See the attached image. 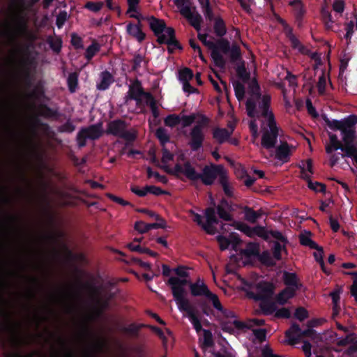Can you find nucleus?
I'll return each instance as SVG.
<instances>
[{
    "instance_id": "1",
    "label": "nucleus",
    "mask_w": 357,
    "mask_h": 357,
    "mask_svg": "<svg viewBox=\"0 0 357 357\" xmlns=\"http://www.w3.org/2000/svg\"><path fill=\"white\" fill-rule=\"evenodd\" d=\"M270 97L266 96L262 98L261 111L259 117H253L249 127L252 133L253 141L258 137L257 119H260L261 122V146L267 150L273 149L278 143L279 130L274 120L273 114L269 110Z\"/></svg>"
},
{
    "instance_id": "2",
    "label": "nucleus",
    "mask_w": 357,
    "mask_h": 357,
    "mask_svg": "<svg viewBox=\"0 0 357 357\" xmlns=\"http://www.w3.org/2000/svg\"><path fill=\"white\" fill-rule=\"evenodd\" d=\"M273 294V286L268 282L259 283L255 291L248 293L250 298L260 301L259 306L264 314L268 315L275 312L277 318H289L291 314L289 310L286 307L277 310L276 304L271 301Z\"/></svg>"
},
{
    "instance_id": "3",
    "label": "nucleus",
    "mask_w": 357,
    "mask_h": 357,
    "mask_svg": "<svg viewBox=\"0 0 357 357\" xmlns=\"http://www.w3.org/2000/svg\"><path fill=\"white\" fill-rule=\"evenodd\" d=\"M214 30L220 38L217 40H207L206 34H198L199 40L211 51V56L215 67L220 68V72L212 68L215 77L223 84V19L219 18L214 25Z\"/></svg>"
},
{
    "instance_id": "4",
    "label": "nucleus",
    "mask_w": 357,
    "mask_h": 357,
    "mask_svg": "<svg viewBox=\"0 0 357 357\" xmlns=\"http://www.w3.org/2000/svg\"><path fill=\"white\" fill-rule=\"evenodd\" d=\"M235 94L238 100H241L245 96H247L246 109L250 117H259L261 111V100L267 95L261 96L259 94V86L255 81L250 84V90L245 91L244 86L237 82L234 84Z\"/></svg>"
},
{
    "instance_id": "5",
    "label": "nucleus",
    "mask_w": 357,
    "mask_h": 357,
    "mask_svg": "<svg viewBox=\"0 0 357 357\" xmlns=\"http://www.w3.org/2000/svg\"><path fill=\"white\" fill-rule=\"evenodd\" d=\"M188 283V280L174 276L170 277L167 282L171 287L172 296L178 310L181 312H186L188 317L196 312V310L190 304V301L185 297L187 294L185 286Z\"/></svg>"
},
{
    "instance_id": "6",
    "label": "nucleus",
    "mask_w": 357,
    "mask_h": 357,
    "mask_svg": "<svg viewBox=\"0 0 357 357\" xmlns=\"http://www.w3.org/2000/svg\"><path fill=\"white\" fill-rule=\"evenodd\" d=\"M126 128L127 123L124 120L115 119L107 123L106 133L125 139L126 146H130L137 139V133Z\"/></svg>"
},
{
    "instance_id": "7",
    "label": "nucleus",
    "mask_w": 357,
    "mask_h": 357,
    "mask_svg": "<svg viewBox=\"0 0 357 357\" xmlns=\"http://www.w3.org/2000/svg\"><path fill=\"white\" fill-rule=\"evenodd\" d=\"M263 319H252L247 321L246 324L238 321L234 314L231 311L225 310V332L236 335L241 329L243 328H251L253 326L263 325Z\"/></svg>"
},
{
    "instance_id": "8",
    "label": "nucleus",
    "mask_w": 357,
    "mask_h": 357,
    "mask_svg": "<svg viewBox=\"0 0 357 357\" xmlns=\"http://www.w3.org/2000/svg\"><path fill=\"white\" fill-rule=\"evenodd\" d=\"M218 176H219L220 184L223 187V165H206L204 167L202 173L199 174L195 171V178H192V181L200 179L204 184L209 185L213 183Z\"/></svg>"
},
{
    "instance_id": "9",
    "label": "nucleus",
    "mask_w": 357,
    "mask_h": 357,
    "mask_svg": "<svg viewBox=\"0 0 357 357\" xmlns=\"http://www.w3.org/2000/svg\"><path fill=\"white\" fill-rule=\"evenodd\" d=\"M191 294L193 296H204L208 301L212 302L214 308L220 312H223V307L218 297V296L212 293L208 288L207 285L198 280L194 283L188 281Z\"/></svg>"
},
{
    "instance_id": "10",
    "label": "nucleus",
    "mask_w": 357,
    "mask_h": 357,
    "mask_svg": "<svg viewBox=\"0 0 357 357\" xmlns=\"http://www.w3.org/2000/svg\"><path fill=\"white\" fill-rule=\"evenodd\" d=\"M208 123V119L202 115L201 119L198 121L197 124L192 128L190 132V140L188 144L192 151H197L202 146L204 140L203 129Z\"/></svg>"
},
{
    "instance_id": "11",
    "label": "nucleus",
    "mask_w": 357,
    "mask_h": 357,
    "mask_svg": "<svg viewBox=\"0 0 357 357\" xmlns=\"http://www.w3.org/2000/svg\"><path fill=\"white\" fill-rule=\"evenodd\" d=\"M205 217L206 222L204 223L202 220V216L198 213L194 214L193 220L197 224L202 227L209 234H215L217 232V229L215 227V225L218 223V220L216 216V211L214 207H208L205 210Z\"/></svg>"
},
{
    "instance_id": "12",
    "label": "nucleus",
    "mask_w": 357,
    "mask_h": 357,
    "mask_svg": "<svg viewBox=\"0 0 357 357\" xmlns=\"http://www.w3.org/2000/svg\"><path fill=\"white\" fill-rule=\"evenodd\" d=\"M225 221L232 220V215L227 214L226 211L229 212L234 211L238 208V204L235 201H227V199H236L234 188L227 182L225 181Z\"/></svg>"
},
{
    "instance_id": "13",
    "label": "nucleus",
    "mask_w": 357,
    "mask_h": 357,
    "mask_svg": "<svg viewBox=\"0 0 357 357\" xmlns=\"http://www.w3.org/2000/svg\"><path fill=\"white\" fill-rule=\"evenodd\" d=\"M163 169L167 173L176 176L180 174H183L190 181H192L195 175V169L189 161H186L183 165L176 163L174 169H170L168 166L164 165Z\"/></svg>"
},
{
    "instance_id": "14",
    "label": "nucleus",
    "mask_w": 357,
    "mask_h": 357,
    "mask_svg": "<svg viewBox=\"0 0 357 357\" xmlns=\"http://www.w3.org/2000/svg\"><path fill=\"white\" fill-rule=\"evenodd\" d=\"M159 45H167V51L169 54H172L175 49L183 50L181 43L176 38L175 30L172 27H169L167 30V36H162L156 40Z\"/></svg>"
},
{
    "instance_id": "15",
    "label": "nucleus",
    "mask_w": 357,
    "mask_h": 357,
    "mask_svg": "<svg viewBox=\"0 0 357 357\" xmlns=\"http://www.w3.org/2000/svg\"><path fill=\"white\" fill-rule=\"evenodd\" d=\"M148 23L150 29L153 31L154 36L157 37V40L162 36H167V30L169 26H167L164 20L151 15Z\"/></svg>"
},
{
    "instance_id": "16",
    "label": "nucleus",
    "mask_w": 357,
    "mask_h": 357,
    "mask_svg": "<svg viewBox=\"0 0 357 357\" xmlns=\"http://www.w3.org/2000/svg\"><path fill=\"white\" fill-rule=\"evenodd\" d=\"M296 146L287 142L281 143L276 149L275 158L282 163L287 162Z\"/></svg>"
},
{
    "instance_id": "17",
    "label": "nucleus",
    "mask_w": 357,
    "mask_h": 357,
    "mask_svg": "<svg viewBox=\"0 0 357 357\" xmlns=\"http://www.w3.org/2000/svg\"><path fill=\"white\" fill-rule=\"evenodd\" d=\"M146 93H150L145 92L142 86L141 82L139 79H136L130 85L128 96L130 99L135 100L138 105L142 101V97H144L146 98Z\"/></svg>"
},
{
    "instance_id": "18",
    "label": "nucleus",
    "mask_w": 357,
    "mask_h": 357,
    "mask_svg": "<svg viewBox=\"0 0 357 357\" xmlns=\"http://www.w3.org/2000/svg\"><path fill=\"white\" fill-rule=\"evenodd\" d=\"M180 13L190 21V24L195 29L199 30L200 29L202 17L199 14H193L190 6H183L180 10Z\"/></svg>"
},
{
    "instance_id": "19",
    "label": "nucleus",
    "mask_w": 357,
    "mask_h": 357,
    "mask_svg": "<svg viewBox=\"0 0 357 357\" xmlns=\"http://www.w3.org/2000/svg\"><path fill=\"white\" fill-rule=\"evenodd\" d=\"M285 342L290 345H294L298 343L301 339V330L298 325L293 324L291 327L286 331Z\"/></svg>"
},
{
    "instance_id": "20",
    "label": "nucleus",
    "mask_w": 357,
    "mask_h": 357,
    "mask_svg": "<svg viewBox=\"0 0 357 357\" xmlns=\"http://www.w3.org/2000/svg\"><path fill=\"white\" fill-rule=\"evenodd\" d=\"M102 127V123H98L82 128L86 135L88 139L91 140H96L99 139L103 133Z\"/></svg>"
},
{
    "instance_id": "21",
    "label": "nucleus",
    "mask_w": 357,
    "mask_h": 357,
    "mask_svg": "<svg viewBox=\"0 0 357 357\" xmlns=\"http://www.w3.org/2000/svg\"><path fill=\"white\" fill-rule=\"evenodd\" d=\"M227 116L229 119L227 121V129H225V142H227L232 145H237L238 141L236 137H229L235 128L236 121L229 113Z\"/></svg>"
},
{
    "instance_id": "22",
    "label": "nucleus",
    "mask_w": 357,
    "mask_h": 357,
    "mask_svg": "<svg viewBox=\"0 0 357 357\" xmlns=\"http://www.w3.org/2000/svg\"><path fill=\"white\" fill-rule=\"evenodd\" d=\"M126 32L128 35L135 38L139 43H142L146 38V34L142 28L135 26V24L130 22L126 25Z\"/></svg>"
},
{
    "instance_id": "23",
    "label": "nucleus",
    "mask_w": 357,
    "mask_h": 357,
    "mask_svg": "<svg viewBox=\"0 0 357 357\" xmlns=\"http://www.w3.org/2000/svg\"><path fill=\"white\" fill-rule=\"evenodd\" d=\"M101 80L97 84L96 87L98 90L105 91L107 89L112 83V75L107 70L101 73Z\"/></svg>"
},
{
    "instance_id": "24",
    "label": "nucleus",
    "mask_w": 357,
    "mask_h": 357,
    "mask_svg": "<svg viewBox=\"0 0 357 357\" xmlns=\"http://www.w3.org/2000/svg\"><path fill=\"white\" fill-rule=\"evenodd\" d=\"M283 280L287 287L294 290L298 289L299 285L295 273L284 272L283 274Z\"/></svg>"
},
{
    "instance_id": "25",
    "label": "nucleus",
    "mask_w": 357,
    "mask_h": 357,
    "mask_svg": "<svg viewBox=\"0 0 357 357\" xmlns=\"http://www.w3.org/2000/svg\"><path fill=\"white\" fill-rule=\"evenodd\" d=\"M297 290L286 287L277 296V302L280 305L285 304L290 298H293Z\"/></svg>"
},
{
    "instance_id": "26",
    "label": "nucleus",
    "mask_w": 357,
    "mask_h": 357,
    "mask_svg": "<svg viewBox=\"0 0 357 357\" xmlns=\"http://www.w3.org/2000/svg\"><path fill=\"white\" fill-rule=\"evenodd\" d=\"M79 75L76 72L70 73L67 78V85L69 91L71 93H75L78 87Z\"/></svg>"
},
{
    "instance_id": "27",
    "label": "nucleus",
    "mask_w": 357,
    "mask_h": 357,
    "mask_svg": "<svg viewBox=\"0 0 357 357\" xmlns=\"http://www.w3.org/2000/svg\"><path fill=\"white\" fill-rule=\"evenodd\" d=\"M47 43L50 47L56 54H59L62 48V40L59 37L49 36L47 38Z\"/></svg>"
},
{
    "instance_id": "28",
    "label": "nucleus",
    "mask_w": 357,
    "mask_h": 357,
    "mask_svg": "<svg viewBox=\"0 0 357 357\" xmlns=\"http://www.w3.org/2000/svg\"><path fill=\"white\" fill-rule=\"evenodd\" d=\"M146 104L150 107L154 119H158L160 116V112L153 96L151 93H146Z\"/></svg>"
},
{
    "instance_id": "29",
    "label": "nucleus",
    "mask_w": 357,
    "mask_h": 357,
    "mask_svg": "<svg viewBox=\"0 0 357 357\" xmlns=\"http://www.w3.org/2000/svg\"><path fill=\"white\" fill-rule=\"evenodd\" d=\"M100 45L96 41H93L86 50L84 56L88 61H90L93 57L100 51Z\"/></svg>"
},
{
    "instance_id": "30",
    "label": "nucleus",
    "mask_w": 357,
    "mask_h": 357,
    "mask_svg": "<svg viewBox=\"0 0 357 357\" xmlns=\"http://www.w3.org/2000/svg\"><path fill=\"white\" fill-rule=\"evenodd\" d=\"M155 136L162 146H165L170 140L169 135L167 133V130L162 127H160L156 130Z\"/></svg>"
},
{
    "instance_id": "31",
    "label": "nucleus",
    "mask_w": 357,
    "mask_h": 357,
    "mask_svg": "<svg viewBox=\"0 0 357 357\" xmlns=\"http://www.w3.org/2000/svg\"><path fill=\"white\" fill-rule=\"evenodd\" d=\"M227 160L234 169V172L238 178L243 179L248 173L241 164L235 163L228 158Z\"/></svg>"
},
{
    "instance_id": "32",
    "label": "nucleus",
    "mask_w": 357,
    "mask_h": 357,
    "mask_svg": "<svg viewBox=\"0 0 357 357\" xmlns=\"http://www.w3.org/2000/svg\"><path fill=\"white\" fill-rule=\"evenodd\" d=\"M213 345V335L210 331L203 330V342L202 347L203 349H207Z\"/></svg>"
},
{
    "instance_id": "33",
    "label": "nucleus",
    "mask_w": 357,
    "mask_h": 357,
    "mask_svg": "<svg viewBox=\"0 0 357 357\" xmlns=\"http://www.w3.org/2000/svg\"><path fill=\"white\" fill-rule=\"evenodd\" d=\"M327 84L328 75L323 70H321L317 83V89L320 94H324L325 93Z\"/></svg>"
},
{
    "instance_id": "34",
    "label": "nucleus",
    "mask_w": 357,
    "mask_h": 357,
    "mask_svg": "<svg viewBox=\"0 0 357 357\" xmlns=\"http://www.w3.org/2000/svg\"><path fill=\"white\" fill-rule=\"evenodd\" d=\"M166 126L174 128L181 123V116L176 114H169L164 119Z\"/></svg>"
},
{
    "instance_id": "35",
    "label": "nucleus",
    "mask_w": 357,
    "mask_h": 357,
    "mask_svg": "<svg viewBox=\"0 0 357 357\" xmlns=\"http://www.w3.org/2000/svg\"><path fill=\"white\" fill-rule=\"evenodd\" d=\"M193 72L189 68H184L178 71V79L183 83L190 82L193 77Z\"/></svg>"
},
{
    "instance_id": "36",
    "label": "nucleus",
    "mask_w": 357,
    "mask_h": 357,
    "mask_svg": "<svg viewBox=\"0 0 357 357\" xmlns=\"http://www.w3.org/2000/svg\"><path fill=\"white\" fill-rule=\"evenodd\" d=\"M146 328V324H136L135 323H132L128 325L127 327H126L124 328V331L132 335L137 336L139 334V331H140L141 328Z\"/></svg>"
},
{
    "instance_id": "37",
    "label": "nucleus",
    "mask_w": 357,
    "mask_h": 357,
    "mask_svg": "<svg viewBox=\"0 0 357 357\" xmlns=\"http://www.w3.org/2000/svg\"><path fill=\"white\" fill-rule=\"evenodd\" d=\"M146 195L148 193H151L156 196L169 194L167 191L164 190L160 187L155 185H146Z\"/></svg>"
},
{
    "instance_id": "38",
    "label": "nucleus",
    "mask_w": 357,
    "mask_h": 357,
    "mask_svg": "<svg viewBox=\"0 0 357 357\" xmlns=\"http://www.w3.org/2000/svg\"><path fill=\"white\" fill-rule=\"evenodd\" d=\"M188 318L192 324L194 328L197 333L200 331H203L202 326L201 324L200 320L197 314V312L193 313L192 315L188 316Z\"/></svg>"
},
{
    "instance_id": "39",
    "label": "nucleus",
    "mask_w": 357,
    "mask_h": 357,
    "mask_svg": "<svg viewBox=\"0 0 357 357\" xmlns=\"http://www.w3.org/2000/svg\"><path fill=\"white\" fill-rule=\"evenodd\" d=\"M146 172L148 178L154 176L158 181L162 183H167L168 181V179L165 176L160 175L158 172H153L150 167L147 168Z\"/></svg>"
},
{
    "instance_id": "40",
    "label": "nucleus",
    "mask_w": 357,
    "mask_h": 357,
    "mask_svg": "<svg viewBox=\"0 0 357 357\" xmlns=\"http://www.w3.org/2000/svg\"><path fill=\"white\" fill-rule=\"evenodd\" d=\"M198 305L202 310V312L206 316H210L213 314V310L211 307L208 304L207 301L205 299H199L197 302Z\"/></svg>"
},
{
    "instance_id": "41",
    "label": "nucleus",
    "mask_w": 357,
    "mask_h": 357,
    "mask_svg": "<svg viewBox=\"0 0 357 357\" xmlns=\"http://www.w3.org/2000/svg\"><path fill=\"white\" fill-rule=\"evenodd\" d=\"M196 114H192L190 115H183L181 117V123L183 128H186L191 126L196 119Z\"/></svg>"
},
{
    "instance_id": "42",
    "label": "nucleus",
    "mask_w": 357,
    "mask_h": 357,
    "mask_svg": "<svg viewBox=\"0 0 357 357\" xmlns=\"http://www.w3.org/2000/svg\"><path fill=\"white\" fill-rule=\"evenodd\" d=\"M235 227L249 237H253L252 227L243 222H236Z\"/></svg>"
},
{
    "instance_id": "43",
    "label": "nucleus",
    "mask_w": 357,
    "mask_h": 357,
    "mask_svg": "<svg viewBox=\"0 0 357 357\" xmlns=\"http://www.w3.org/2000/svg\"><path fill=\"white\" fill-rule=\"evenodd\" d=\"M75 130V126L68 119L65 123L58 128L59 132L71 133Z\"/></svg>"
},
{
    "instance_id": "44",
    "label": "nucleus",
    "mask_w": 357,
    "mask_h": 357,
    "mask_svg": "<svg viewBox=\"0 0 357 357\" xmlns=\"http://www.w3.org/2000/svg\"><path fill=\"white\" fill-rule=\"evenodd\" d=\"M300 242L302 245L309 246L311 248H317V243L310 238L309 234L301 235Z\"/></svg>"
},
{
    "instance_id": "45",
    "label": "nucleus",
    "mask_w": 357,
    "mask_h": 357,
    "mask_svg": "<svg viewBox=\"0 0 357 357\" xmlns=\"http://www.w3.org/2000/svg\"><path fill=\"white\" fill-rule=\"evenodd\" d=\"M236 72H237V74L238 75V76L243 80L248 79L249 73L247 72V70L245 68L244 63L238 61L236 63Z\"/></svg>"
},
{
    "instance_id": "46",
    "label": "nucleus",
    "mask_w": 357,
    "mask_h": 357,
    "mask_svg": "<svg viewBox=\"0 0 357 357\" xmlns=\"http://www.w3.org/2000/svg\"><path fill=\"white\" fill-rule=\"evenodd\" d=\"M88 137L83 131L82 128L79 130L76 136V141L79 148L84 147L86 145V139Z\"/></svg>"
},
{
    "instance_id": "47",
    "label": "nucleus",
    "mask_w": 357,
    "mask_h": 357,
    "mask_svg": "<svg viewBox=\"0 0 357 357\" xmlns=\"http://www.w3.org/2000/svg\"><path fill=\"white\" fill-rule=\"evenodd\" d=\"M70 43L77 50L82 49L84 47L82 38L75 33H72L71 35Z\"/></svg>"
},
{
    "instance_id": "48",
    "label": "nucleus",
    "mask_w": 357,
    "mask_h": 357,
    "mask_svg": "<svg viewBox=\"0 0 357 357\" xmlns=\"http://www.w3.org/2000/svg\"><path fill=\"white\" fill-rule=\"evenodd\" d=\"M303 166L305 167V170L303 169L302 177L308 180L312 174V162L310 160H307Z\"/></svg>"
},
{
    "instance_id": "49",
    "label": "nucleus",
    "mask_w": 357,
    "mask_h": 357,
    "mask_svg": "<svg viewBox=\"0 0 357 357\" xmlns=\"http://www.w3.org/2000/svg\"><path fill=\"white\" fill-rule=\"evenodd\" d=\"M128 248L132 252H137L140 254H146L148 248L141 245L140 244H135L134 243H130L128 244Z\"/></svg>"
},
{
    "instance_id": "50",
    "label": "nucleus",
    "mask_w": 357,
    "mask_h": 357,
    "mask_svg": "<svg viewBox=\"0 0 357 357\" xmlns=\"http://www.w3.org/2000/svg\"><path fill=\"white\" fill-rule=\"evenodd\" d=\"M103 6V3L89 1L86 3L85 8L93 12H98Z\"/></svg>"
},
{
    "instance_id": "51",
    "label": "nucleus",
    "mask_w": 357,
    "mask_h": 357,
    "mask_svg": "<svg viewBox=\"0 0 357 357\" xmlns=\"http://www.w3.org/2000/svg\"><path fill=\"white\" fill-rule=\"evenodd\" d=\"M252 233L253 237L259 236L263 238H267L268 236L265 228L260 226L252 227Z\"/></svg>"
},
{
    "instance_id": "52",
    "label": "nucleus",
    "mask_w": 357,
    "mask_h": 357,
    "mask_svg": "<svg viewBox=\"0 0 357 357\" xmlns=\"http://www.w3.org/2000/svg\"><path fill=\"white\" fill-rule=\"evenodd\" d=\"M43 112L41 115L45 117H56L58 116V112L56 110H54L47 105L42 106Z\"/></svg>"
},
{
    "instance_id": "53",
    "label": "nucleus",
    "mask_w": 357,
    "mask_h": 357,
    "mask_svg": "<svg viewBox=\"0 0 357 357\" xmlns=\"http://www.w3.org/2000/svg\"><path fill=\"white\" fill-rule=\"evenodd\" d=\"M162 156L161 162L163 164H167L168 162L174 160V154H172L167 148L163 146L162 149Z\"/></svg>"
},
{
    "instance_id": "54",
    "label": "nucleus",
    "mask_w": 357,
    "mask_h": 357,
    "mask_svg": "<svg viewBox=\"0 0 357 357\" xmlns=\"http://www.w3.org/2000/svg\"><path fill=\"white\" fill-rule=\"evenodd\" d=\"M68 15L66 11H61L56 16V25L59 29L61 28L67 20Z\"/></svg>"
},
{
    "instance_id": "55",
    "label": "nucleus",
    "mask_w": 357,
    "mask_h": 357,
    "mask_svg": "<svg viewBox=\"0 0 357 357\" xmlns=\"http://www.w3.org/2000/svg\"><path fill=\"white\" fill-rule=\"evenodd\" d=\"M143 60L144 57L142 55H140L139 54H135L132 60L131 61V62L132 63V70H137L140 68L141 63L143 61Z\"/></svg>"
},
{
    "instance_id": "56",
    "label": "nucleus",
    "mask_w": 357,
    "mask_h": 357,
    "mask_svg": "<svg viewBox=\"0 0 357 357\" xmlns=\"http://www.w3.org/2000/svg\"><path fill=\"white\" fill-rule=\"evenodd\" d=\"M107 197L112 201L116 202V203H118L119 204L121 205V206H130L131 205V204L128 202V201H126L124 199H123L122 198L119 197H117L113 194H111V193H107Z\"/></svg>"
},
{
    "instance_id": "57",
    "label": "nucleus",
    "mask_w": 357,
    "mask_h": 357,
    "mask_svg": "<svg viewBox=\"0 0 357 357\" xmlns=\"http://www.w3.org/2000/svg\"><path fill=\"white\" fill-rule=\"evenodd\" d=\"M316 249L317 250V252H314V256L316 260L320 264L322 270L325 273H327L326 270L324 268V260H323V250L321 248H319L318 245H317V248H316Z\"/></svg>"
},
{
    "instance_id": "58",
    "label": "nucleus",
    "mask_w": 357,
    "mask_h": 357,
    "mask_svg": "<svg viewBox=\"0 0 357 357\" xmlns=\"http://www.w3.org/2000/svg\"><path fill=\"white\" fill-rule=\"evenodd\" d=\"M158 222L149 223L147 225L146 229H165L166 227V222L165 220L160 217V219L158 220Z\"/></svg>"
},
{
    "instance_id": "59",
    "label": "nucleus",
    "mask_w": 357,
    "mask_h": 357,
    "mask_svg": "<svg viewBox=\"0 0 357 357\" xmlns=\"http://www.w3.org/2000/svg\"><path fill=\"white\" fill-rule=\"evenodd\" d=\"M340 290H336L331 293V296L332 297V300L333 302V309L334 311L337 313L338 312V302L340 301Z\"/></svg>"
},
{
    "instance_id": "60",
    "label": "nucleus",
    "mask_w": 357,
    "mask_h": 357,
    "mask_svg": "<svg viewBox=\"0 0 357 357\" xmlns=\"http://www.w3.org/2000/svg\"><path fill=\"white\" fill-rule=\"evenodd\" d=\"M308 187L316 192H324L326 190L325 185L322 183L318 182L313 183L311 181H308Z\"/></svg>"
},
{
    "instance_id": "61",
    "label": "nucleus",
    "mask_w": 357,
    "mask_h": 357,
    "mask_svg": "<svg viewBox=\"0 0 357 357\" xmlns=\"http://www.w3.org/2000/svg\"><path fill=\"white\" fill-rule=\"evenodd\" d=\"M333 10L337 13H342L344 9V2L343 0H335L333 3Z\"/></svg>"
},
{
    "instance_id": "62",
    "label": "nucleus",
    "mask_w": 357,
    "mask_h": 357,
    "mask_svg": "<svg viewBox=\"0 0 357 357\" xmlns=\"http://www.w3.org/2000/svg\"><path fill=\"white\" fill-rule=\"evenodd\" d=\"M295 317L300 321H303L307 317V312L303 307L298 308L295 312Z\"/></svg>"
},
{
    "instance_id": "63",
    "label": "nucleus",
    "mask_w": 357,
    "mask_h": 357,
    "mask_svg": "<svg viewBox=\"0 0 357 357\" xmlns=\"http://www.w3.org/2000/svg\"><path fill=\"white\" fill-rule=\"evenodd\" d=\"M242 8L248 13L252 11V6L254 5L253 0H238Z\"/></svg>"
},
{
    "instance_id": "64",
    "label": "nucleus",
    "mask_w": 357,
    "mask_h": 357,
    "mask_svg": "<svg viewBox=\"0 0 357 357\" xmlns=\"http://www.w3.org/2000/svg\"><path fill=\"white\" fill-rule=\"evenodd\" d=\"M354 275L353 284L351 287V294L357 301V273H352Z\"/></svg>"
}]
</instances>
